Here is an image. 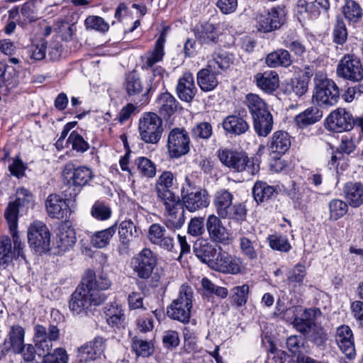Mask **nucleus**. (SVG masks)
I'll return each instance as SVG.
<instances>
[{
    "label": "nucleus",
    "instance_id": "4468645a",
    "mask_svg": "<svg viewBox=\"0 0 363 363\" xmlns=\"http://www.w3.org/2000/svg\"><path fill=\"white\" fill-rule=\"evenodd\" d=\"M162 202L165 208L166 227L173 231L180 229L185 222V211L179 197Z\"/></svg>",
    "mask_w": 363,
    "mask_h": 363
},
{
    "label": "nucleus",
    "instance_id": "423d86ee",
    "mask_svg": "<svg viewBox=\"0 0 363 363\" xmlns=\"http://www.w3.org/2000/svg\"><path fill=\"white\" fill-rule=\"evenodd\" d=\"M181 202L184 208L190 212H195L208 206V196L205 190L197 187L188 176L181 189Z\"/></svg>",
    "mask_w": 363,
    "mask_h": 363
},
{
    "label": "nucleus",
    "instance_id": "20e7f679",
    "mask_svg": "<svg viewBox=\"0 0 363 363\" xmlns=\"http://www.w3.org/2000/svg\"><path fill=\"white\" fill-rule=\"evenodd\" d=\"M194 290L187 285L182 284L177 298L174 299L167 308V314L171 319L183 323L189 321L193 306Z\"/></svg>",
    "mask_w": 363,
    "mask_h": 363
},
{
    "label": "nucleus",
    "instance_id": "5fc2aeb1",
    "mask_svg": "<svg viewBox=\"0 0 363 363\" xmlns=\"http://www.w3.org/2000/svg\"><path fill=\"white\" fill-rule=\"evenodd\" d=\"M330 219L337 220L344 216L347 211V203L338 199L331 200L328 203Z\"/></svg>",
    "mask_w": 363,
    "mask_h": 363
},
{
    "label": "nucleus",
    "instance_id": "6ab92c4d",
    "mask_svg": "<svg viewBox=\"0 0 363 363\" xmlns=\"http://www.w3.org/2000/svg\"><path fill=\"white\" fill-rule=\"evenodd\" d=\"M206 228L210 240L216 243H225L229 239V233L218 215H209L206 220Z\"/></svg>",
    "mask_w": 363,
    "mask_h": 363
},
{
    "label": "nucleus",
    "instance_id": "de8ad7c7",
    "mask_svg": "<svg viewBox=\"0 0 363 363\" xmlns=\"http://www.w3.org/2000/svg\"><path fill=\"white\" fill-rule=\"evenodd\" d=\"M131 347L137 356L147 357L154 352V345L152 341L143 340L139 336L132 338Z\"/></svg>",
    "mask_w": 363,
    "mask_h": 363
},
{
    "label": "nucleus",
    "instance_id": "4be33fe9",
    "mask_svg": "<svg viewBox=\"0 0 363 363\" xmlns=\"http://www.w3.org/2000/svg\"><path fill=\"white\" fill-rule=\"evenodd\" d=\"M148 238L152 244L167 251H172L174 247L173 236L167 231L165 227L160 224L154 223L150 225Z\"/></svg>",
    "mask_w": 363,
    "mask_h": 363
},
{
    "label": "nucleus",
    "instance_id": "052dcab7",
    "mask_svg": "<svg viewBox=\"0 0 363 363\" xmlns=\"http://www.w3.org/2000/svg\"><path fill=\"white\" fill-rule=\"evenodd\" d=\"M11 259V240L6 237L0 240V268H6Z\"/></svg>",
    "mask_w": 363,
    "mask_h": 363
},
{
    "label": "nucleus",
    "instance_id": "774afa93",
    "mask_svg": "<svg viewBox=\"0 0 363 363\" xmlns=\"http://www.w3.org/2000/svg\"><path fill=\"white\" fill-rule=\"evenodd\" d=\"M213 134L211 125L208 122L197 123L191 130V135L195 138L208 139Z\"/></svg>",
    "mask_w": 363,
    "mask_h": 363
},
{
    "label": "nucleus",
    "instance_id": "37998d69",
    "mask_svg": "<svg viewBox=\"0 0 363 363\" xmlns=\"http://www.w3.org/2000/svg\"><path fill=\"white\" fill-rule=\"evenodd\" d=\"M16 71L11 66L0 64V89H4L7 94L11 89L17 86Z\"/></svg>",
    "mask_w": 363,
    "mask_h": 363
},
{
    "label": "nucleus",
    "instance_id": "cd10ccee",
    "mask_svg": "<svg viewBox=\"0 0 363 363\" xmlns=\"http://www.w3.org/2000/svg\"><path fill=\"white\" fill-rule=\"evenodd\" d=\"M196 91L193 74L190 72L184 73L179 78L177 85V93L179 98L182 101L190 102L193 100Z\"/></svg>",
    "mask_w": 363,
    "mask_h": 363
},
{
    "label": "nucleus",
    "instance_id": "72a5a7b5",
    "mask_svg": "<svg viewBox=\"0 0 363 363\" xmlns=\"http://www.w3.org/2000/svg\"><path fill=\"white\" fill-rule=\"evenodd\" d=\"M118 235L122 245L119 247L120 253H128L130 241L138 236L136 225L130 220L122 221L118 228Z\"/></svg>",
    "mask_w": 363,
    "mask_h": 363
},
{
    "label": "nucleus",
    "instance_id": "6e6d98bb",
    "mask_svg": "<svg viewBox=\"0 0 363 363\" xmlns=\"http://www.w3.org/2000/svg\"><path fill=\"white\" fill-rule=\"evenodd\" d=\"M124 88L128 96H135L143 91V85L141 79L135 74L131 73L126 77Z\"/></svg>",
    "mask_w": 363,
    "mask_h": 363
},
{
    "label": "nucleus",
    "instance_id": "ea45409f",
    "mask_svg": "<svg viewBox=\"0 0 363 363\" xmlns=\"http://www.w3.org/2000/svg\"><path fill=\"white\" fill-rule=\"evenodd\" d=\"M289 52L285 49H278L269 53L265 57V63L269 67H288L292 64Z\"/></svg>",
    "mask_w": 363,
    "mask_h": 363
},
{
    "label": "nucleus",
    "instance_id": "4d7b16f0",
    "mask_svg": "<svg viewBox=\"0 0 363 363\" xmlns=\"http://www.w3.org/2000/svg\"><path fill=\"white\" fill-rule=\"evenodd\" d=\"M84 26L86 30H94L104 33L109 29V25L105 20L98 16H89L84 21Z\"/></svg>",
    "mask_w": 363,
    "mask_h": 363
},
{
    "label": "nucleus",
    "instance_id": "dca6fc26",
    "mask_svg": "<svg viewBox=\"0 0 363 363\" xmlns=\"http://www.w3.org/2000/svg\"><path fill=\"white\" fill-rule=\"evenodd\" d=\"M352 114L345 108H338L327 118L328 129L336 133L349 131L354 127Z\"/></svg>",
    "mask_w": 363,
    "mask_h": 363
},
{
    "label": "nucleus",
    "instance_id": "0e129e2a",
    "mask_svg": "<svg viewBox=\"0 0 363 363\" xmlns=\"http://www.w3.org/2000/svg\"><path fill=\"white\" fill-rule=\"evenodd\" d=\"M333 41L339 45L344 44L347 39V30L342 18L337 16L333 28Z\"/></svg>",
    "mask_w": 363,
    "mask_h": 363
},
{
    "label": "nucleus",
    "instance_id": "412c9836",
    "mask_svg": "<svg viewBox=\"0 0 363 363\" xmlns=\"http://www.w3.org/2000/svg\"><path fill=\"white\" fill-rule=\"evenodd\" d=\"M284 11L280 8H273L267 13L257 18V28L264 33L271 32L279 28L284 23Z\"/></svg>",
    "mask_w": 363,
    "mask_h": 363
},
{
    "label": "nucleus",
    "instance_id": "79ce46f5",
    "mask_svg": "<svg viewBox=\"0 0 363 363\" xmlns=\"http://www.w3.org/2000/svg\"><path fill=\"white\" fill-rule=\"evenodd\" d=\"M323 117V112L316 106H311L298 114L295 118L296 124L301 128H304L319 121Z\"/></svg>",
    "mask_w": 363,
    "mask_h": 363
},
{
    "label": "nucleus",
    "instance_id": "09e8293b",
    "mask_svg": "<svg viewBox=\"0 0 363 363\" xmlns=\"http://www.w3.org/2000/svg\"><path fill=\"white\" fill-rule=\"evenodd\" d=\"M134 163L142 177L149 179L155 177L157 172L156 165L149 158L139 157L135 160Z\"/></svg>",
    "mask_w": 363,
    "mask_h": 363
},
{
    "label": "nucleus",
    "instance_id": "2eb2a0df",
    "mask_svg": "<svg viewBox=\"0 0 363 363\" xmlns=\"http://www.w3.org/2000/svg\"><path fill=\"white\" fill-rule=\"evenodd\" d=\"M106 339L96 336L93 340L82 345L77 350V357L81 362L94 361L104 354L106 348Z\"/></svg>",
    "mask_w": 363,
    "mask_h": 363
},
{
    "label": "nucleus",
    "instance_id": "c756f323",
    "mask_svg": "<svg viewBox=\"0 0 363 363\" xmlns=\"http://www.w3.org/2000/svg\"><path fill=\"white\" fill-rule=\"evenodd\" d=\"M291 145V140L289 133L278 130L273 133L269 143V148L272 153L276 155L275 157L279 158L289 150Z\"/></svg>",
    "mask_w": 363,
    "mask_h": 363
},
{
    "label": "nucleus",
    "instance_id": "c85d7f7f",
    "mask_svg": "<svg viewBox=\"0 0 363 363\" xmlns=\"http://www.w3.org/2000/svg\"><path fill=\"white\" fill-rule=\"evenodd\" d=\"M220 72L213 69V65H208L197 73V83L200 89L204 91L213 90L218 84V76Z\"/></svg>",
    "mask_w": 363,
    "mask_h": 363
},
{
    "label": "nucleus",
    "instance_id": "4c0bfd02",
    "mask_svg": "<svg viewBox=\"0 0 363 363\" xmlns=\"http://www.w3.org/2000/svg\"><path fill=\"white\" fill-rule=\"evenodd\" d=\"M322 313L318 308H309L303 311L301 317L294 321V328L298 333H306L310 326L315 325V320L320 317Z\"/></svg>",
    "mask_w": 363,
    "mask_h": 363
},
{
    "label": "nucleus",
    "instance_id": "680f3d73",
    "mask_svg": "<svg viewBox=\"0 0 363 363\" xmlns=\"http://www.w3.org/2000/svg\"><path fill=\"white\" fill-rule=\"evenodd\" d=\"M250 287L247 284L237 286L232 289V301L237 306L240 307L245 305L248 299Z\"/></svg>",
    "mask_w": 363,
    "mask_h": 363
},
{
    "label": "nucleus",
    "instance_id": "b1692460",
    "mask_svg": "<svg viewBox=\"0 0 363 363\" xmlns=\"http://www.w3.org/2000/svg\"><path fill=\"white\" fill-rule=\"evenodd\" d=\"M335 342L340 350L349 359L355 357V348L352 330L347 325H341L337 328Z\"/></svg>",
    "mask_w": 363,
    "mask_h": 363
},
{
    "label": "nucleus",
    "instance_id": "39448f33",
    "mask_svg": "<svg viewBox=\"0 0 363 363\" xmlns=\"http://www.w3.org/2000/svg\"><path fill=\"white\" fill-rule=\"evenodd\" d=\"M104 302V296L91 294L84 286H79L71 296L69 308L74 315L83 316L91 313L93 306H99Z\"/></svg>",
    "mask_w": 363,
    "mask_h": 363
},
{
    "label": "nucleus",
    "instance_id": "69168bd1",
    "mask_svg": "<svg viewBox=\"0 0 363 363\" xmlns=\"http://www.w3.org/2000/svg\"><path fill=\"white\" fill-rule=\"evenodd\" d=\"M269 246L274 250L287 252L291 247L288 239L282 235H271L268 237Z\"/></svg>",
    "mask_w": 363,
    "mask_h": 363
},
{
    "label": "nucleus",
    "instance_id": "603ef678",
    "mask_svg": "<svg viewBox=\"0 0 363 363\" xmlns=\"http://www.w3.org/2000/svg\"><path fill=\"white\" fill-rule=\"evenodd\" d=\"M342 13L345 18L350 22L356 23L359 21L362 16V11L358 3L353 0L346 1L342 7Z\"/></svg>",
    "mask_w": 363,
    "mask_h": 363
},
{
    "label": "nucleus",
    "instance_id": "7ed1b4c3",
    "mask_svg": "<svg viewBox=\"0 0 363 363\" xmlns=\"http://www.w3.org/2000/svg\"><path fill=\"white\" fill-rule=\"evenodd\" d=\"M233 195L226 189H220L214 195L213 204L217 214L223 219L242 222L246 219L247 208L242 203L233 204Z\"/></svg>",
    "mask_w": 363,
    "mask_h": 363
},
{
    "label": "nucleus",
    "instance_id": "c03bdc74",
    "mask_svg": "<svg viewBox=\"0 0 363 363\" xmlns=\"http://www.w3.org/2000/svg\"><path fill=\"white\" fill-rule=\"evenodd\" d=\"M195 35L201 44L215 43L218 36L214 25L208 22L197 26Z\"/></svg>",
    "mask_w": 363,
    "mask_h": 363
},
{
    "label": "nucleus",
    "instance_id": "a19ab883",
    "mask_svg": "<svg viewBox=\"0 0 363 363\" xmlns=\"http://www.w3.org/2000/svg\"><path fill=\"white\" fill-rule=\"evenodd\" d=\"M299 13H309L317 16L321 10L327 11L330 7L328 0H298L297 3Z\"/></svg>",
    "mask_w": 363,
    "mask_h": 363
},
{
    "label": "nucleus",
    "instance_id": "a18cd8bd",
    "mask_svg": "<svg viewBox=\"0 0 363 363\" xmlns=\"http://www.w3.org/2000/svg\"><path fill=\"white\" fill-rule=\"evenodd\" d=\"M159 111L164 116H170L174 114L178 107L176 99L169 93L162 94L157 101Z\"/></svg>",
    "mask_w": 363,
    "mask_h": 363
},
{
    "label": "nucleus",
    "instance_id": "bb28decb",
    "mask_svg": "<svg viewBox=\"0 0 363 363\" xmlns=\"http://www.w3.org/2000/svg\"><path fill=\"white\" fill-rule=\"evenodd\" d=\"M48 215L53 218L63 219L67 217L69 207L65 199L57 194H50L46 201Z\"/></svg>",
    "mask_w": 363,
    "mask_h": 363
},
{
    "label": "nucleus",
    "instance_id": "f704fd0d",
    "mask_svg": "<svg viewBox=\"0 0 363 363\" xmlns=\"http://www.w3.org/2000/svg\"><path fill=\"white\" fill-rule=\"evenodd\" d=\"M278 194V186H271L265 182L257 181L252 188V195L257 203H263L273 199L277 197Z\"/></svg>",
    "mask_w": 363,
    "mask_h": 363
},
{
    "label": "nucleus",
    "instance_id": "58836bf2",
    "mask_svg": "<svg viewBox=\"0 0 363 363\" xmlns=\"http://www.w3.org/2000/svg\"><path fill=\"white\" fill-rule=\"evenodd\" d=\"M25 330L19 325H13L10 328L7 335V339L5 340L4 345H9L6 348V352L9 351L18 352L20 347L24 344Z\"/></svg>",
    "mask_w": 363,
    "mask_h": 363
},
{
    "label": "nucleus",
    "instance_id": "8fccbe9b",
    "mask_svg": "<svg viewBox=\"0 0 363 363\" xmlns=\"http://www.w3.org/2000/svg\"><path fill=\"white\" fill-rule=\"evenodd\" d=\"M300 333L318 346L323 345L328 339L325 330L318 324L311 325L310 329H308L307 332Z\"/></svg>",
    "mask_w": 363,
    "mask_h": 363
},
{
    "label": "nucleus",
    "instance_id": "0eeeda50",
    "mask_svg": "<svg viewBox=\"0 0 363 363\" xmlns=\"http://www.w3.org/2000/svg\"><path fill=\"white\" fill-rule=\"evenodd\" d=\"M162 123V120L156 113H144L138 124L140 139L145 143L157 144L163 133Z\"/></svg>",
    "mask_w": 363,
    "mask_h": 363
},
{
    "label": "nucleus",
    "instance_id": "a211bd4d",
    "mask_svg": "<svg viewBox=\"0 0 363 363\" xmlns=\"http://www.w3.org/2000/svg\"><path fill=\"white\" fill-rule=\"evenodd\" d=\"M241 264L240 258L220 251L215 260L211 262V268L225 274H238L241 272Z\"/></svg>",
    "mask_w": 363,
    "mask_h": 363
},
{
    "label": "nucleus",
    "instance_id": "7c9ffc66",
    "mask_svg": "<svg viewBox=\"0 0 363 363\" xmlns=\"http://www.w3.org/2000/svg\"><path fill=\"white\" fill-rule=\"evenodd\" d=\"M193 251L196 256L203 263L207 264L210 267L211 262L215 260L214 257L217 250L216 247L208 240L198 239L194 244Z\"/></svg>",
    "mask_w": 363,
    "mask_h": 363
},
{
    "label": "nucleus",
    "instance_id": "864d4df0",
    "mask_svg": "<svg viewBox=\"0 0 363 363\" xmlns=\"http://www.w3.org/2000/svg\"><path fill=\"white\" fill-rule=\"evenodd\" d=\"M201 286L203 289V294L206 296L216 295L221 298H225L228 296V291L226 288L215 285L208 278L202 279Z\"/></svg>",
    "mask_w": 363,
    "mask_h": 363
},
{
    "label": "nucleus",
    "instance_id": "3c124183",
    "mask_svg": "<svg viewBox=\"0 0 363 363\" xmlns=\"http://www.w3.org/2000/svg\"><path fill=\"white\" fill-rule=\"evenodd\" d=\"M116 227L113 225L105 230L98 231L94 233L91 237L92 245L98 248H103L106 247L110 242V240L116 233Z\"/></svg>",
    "mask_w": 363,
    "mask_h": 363
},
{
    "label": "nucleus",
    "instance_id": "9b49d317",
    "mask_svg": "<svg viewBox=\"0 0 363 363\" xmlns=\"http://www.w3.org/2000/svg\"><path fill=\"white\" fill-rule=\"evenodd\" d=\"M313 97L320 105L334 106L340 99V89L335 82L326 77L315 78Z\"/></svg>",
    "mask_w": 363,
    "mask_h": 363
},
{
    "label": "nucleus",
    "instance_id": "ddd939ff",
    "mask_svg": "<svg viewBox=\"0 0 363 363\" xmlns=\"http://www.w3.org/2000/svg\"><path fill=\"white\" fill-rule=\"evenodd\" d=\"M338 77L353 82L363 79V65L354 54L345 55L337 66Z\"/></svg>",
    "mask_w": 363,
    "mask_h": 363
},
{
    "label": "nucleus",
    "instance_id": "393cba45",
    "mask_svg": "<svg viewBox=\"0 0 363 363\" xmlns=\"http://www.w3.org/2000/svg\"><path fill=\"white\" fill-rule=\"evenodd\" d=\"M287 195L296 208L302 209L314 199L315 192L304 184L298 186L293 182L291 188L287 191Z\"/></svg>",
    "mask_w": 363,
    "mask_h": 363
},
{
    "label": "nucleus",
    "instance_id": "5701e85b",
    "mask_svg": "<svg viewBox=\"0 0 363 363\" xmlns=\"http://www.w3.org/2000/svg\"><path fill=\"white\" fill-rule=\"evenodd\" d=\"M222 127L226 135L238 136L245 134L249 130L250 125L240 111L238 114L225 117L222 121Z\"/></svg>",
    "mask_w": 363,
    "mask_h": 363
},
{
    "label": "nucleus",
    "instance_id": "6e6552de",
    "mask_svg": "<svg viewBox=\"0 0 363 363\" xmlns=\"http://www.w3.org/2000/svg\"><path fill=\"white\" fill-rule=\"evenodd\" d=\"M33 342L38 348V355H45L52 351V342L60 338V330L56 325L38 324L33 328Z\"/></svg>",
    "mask_w": 363,
    "mask_h": 363
},
{
    "label": "nucleus",
    "instance_id": "2f4dec72",
    "mask_svg": "<svg viewBox=\"0 0 363 363\" xmlns=\"http://www.w3.org/2000/svg\"><path fill=\"white\" fill-rule=\"evenodd\" d=\"M254 78L257 86L267 94H272L279 86V75L275 71L259 72Z\"/></svg>",
    "mask_w": 363,
    "mask_h": 363
},
{
    "label": "nucleus",
    "instance_id": "a878e982",
    "mask_svg": "<svg viewBox=\"0 0 363 363\" xmlns=\"http://www.w3.org/2000/svg\"><path fill=\"white\" fill-rule=\"evenodd\" d=\"M166 41V33L162 32L160 37L156 40L155 48L152 50L146 52L142 57V68L143 69H149L161 61H162L164 55V43Z\"/></svg>",
    "mask_w": 363,
    "mask_h": 363
},
{
    "label": "nucleus",
    "instance_id": "1a4fd4ad",
    "mask_svg": "<svg viewBox=\"0 0 363 363\" xmlns=\"http://www.w3.org/2000/svg\"><path fill=\"white\" fill-rule=\"evenodd\" d=\"M28 240L30 247L36 253L42 254L49 251L50 233L46 225L39 220L30 224L28 229Z\"/></svg>",
    "mask_w": 363,
    "mask_h": 363
},
{
    "label": "nucleus",
    "instance_id": "f257e3e1",
    "mask_svg": "<svg viewBox=\"0 0 363 363\" xmlns=\"http://www.w3.org/2000/svg\"><path fill=\"white\" fill-rule=\"evenodd\" d=\"M250 113L256 133L261 137L267 136L272 130L273 117L266 102L256 94L250 93L244 100Z\"/></svg>",
    "mask_w": 363,
    "mask_h": 363
},
{
    "label": "nucleus",
    "instance_id": "c9c22d12",
    "mask_svg": "<svg viewBox=\"0 0 363 363\" xmlns=\"http://www.w3.org/2000/svg\"><path fill=\"white\" fill-rule=\"evenodd\" d=\"M75 232L69 223H62L58 228L56 245L61 251H66L76 242Z\"/></svg>",
    "mask_w": 363,
    "mask_h": 363
},
{
    "label": "nucleus",
    "instance_id": "aec40b11",
    "mask_svg": "<svg viewBox=\"0 0 363 363\" xmlns=\"http://www.w3.org/2000/svg\"><path fill=\"white\" fill-rule=\"evenodd\" d=\"M175 182L176 177L171 171H164L159 176L155 183V191L160 201H170L179 197L171 190Z\"/></svg>",
    "mask_w": 363,
    "mask_h": 363
},
{
    "label": "nucleus",
    "instance_id": "13d9d810",
    "mask_svg": "<svg viewBox=\"0 0 363 363\" xmlns=\"http://www.w3.org/2000/svg\"><path fill=\"white\" fill-rule=\"evenodd\" d=\"M256 247H257L256 239L252 240L245 236H242L240 238V250L250 259H255L257 257Z\"/></svg>",
    "mask_w": 363,
    "mask_h": 363
},
{
    "label": "nucleus",
    "instance_id": "473e14b6",
    "mask_svg": "<svg viewBox=\"0 0 363 363\" xmlns=\"http://www.w3.org/2000/svg\"><path fill=\"white\" fill-rule=\"evenodd\" d=\"M104 314L107 324L116 329L124 328L125 326V315L121 306L111 303L104 308Z\"/></svg>",
    "mask_w": 363,
    "mask_h": 363
},
{
    "label": "nucleus",
    "instance_id": "9d476101",
    "mask_svg": "<svg viewBox=\"0 0 363 363\" xmlns=\"http://www.w3.org/2000/svg\"><path fill=\"white\" fill-rule=\"evenodd\" d=\"M157 264V255L149 248L143 249L130 260V267L133 271L142 279H147L151 277Z\"/></svg>",
    "mask_w": 363,
    "mask_h": 363
},
{
    "label": "nucleus",
    "instance_id": "f8f14e48",
    "mask_svg": "<svg viewBox=\"0 0 363 363\" xmlns=\"http://www.w3.org/2000/svg\"><path fill=\"white\" fill-rule=\"evenodd\" d=\"M167 151L171 158H179L190 151V138L184 128H174L168 134Z\"/></svg>",
    "mask_w": 363,
    "mask_h": 363
},
{
    "label": "nucleus",
    "instance_id": "bf43d9fd",
    "mask_svg": "<svg viewBox=\"0 0 363 363\" xmlns=\"http://www.w3.org/2000/svg\"><path fill=\"white\" fill-rule=\"evenodd\" d=\"M38 356L43 357L42 363H68L69 362V355L62 347L56 348L52 353L50 352L45 355Z\"/></svg>",
    "mask_w": 363,
    "mask_h": 363
},
{
    "label": "nucleus",
    "instance_id": "e2e57ef3",
    "mask_svg": "<svg viewBox=\"0 0 363 363\" xmlns=\"http://www.w3.org/2000/svg\"><path fill=\"white\" fill-rule=\"evenodd\" d=\"M233 55L226 52L218 53L212 60L208 62L209 65H213V69L216 67L221 70L228 69L233 63Z\"/></svg>",
    "mask_w": 363,
    "mask_h": 363
},
{
    "label": "nucleus",
    "instance_id": "49530a36",
    "mask_svg": "<svg viewBox=\"0 0 363 363\" xmlns=\"http://www.w3.org/2000/svg\"><path fill=\"white\" fill-rule=\"evenodd\" d=\"M93 177L94 174L90 168L81 166L74 169L70 181L74 186L82 187L88 184Z\"/></svg>",
    "mask_w": 363,
    "mask_h": 363
},
{
    "label": "nucleus",
    "instance_id": "f3484780",
    "mask_svg": "<svg viewBox=\"0 0 363 363\" xmlns=\"http://www.w3.org/2000/svg\"><path fill=\"white\" fill-rule=\"evenodd\" d=\"M91 294H96L104 297V301L107 296L101 291L107 290L111 285V281L107 274L99 273L96 274L94 271L88 269L83 278V286Z\"/></svg>",
    "mask_w": 363,
    "mask_h": 363
},
{
    "label": "nucleus",
    "instance_id": "e433bc0d",
    "mask_svg": "<svg viewBox=\"0 0 363 363\" xmlns=\"http://www.w3.org/2000/svg\"><path fill=\"white\" fill-rule=\"evenodd\" d=\"M345 199L353 208H357L363 203V185L360 182H349L343 186Z\"/></svg>",
    "mask_w": 363,
    "mask_h": 363
},
{
    "label": "nucleus",
    "instance_id": "f03ea898",
    "mask_svg": "<svg viewBox=\"0 0 363 363\" xmlns=\"http://www.w3.org/2000/svg\"><path fill=\"white\" fill-rule=\"evenodd\" d=\"M217 154L220 162L234 172H245L250 176L259 171V164L243 151L225 148L218 150Z\"/></svg>",
    "mask_w": 363,
    "mask_h": 363
},
{
    "label": "nucleus",
    "instance_id": "338daca9",
    "mask_svg": "<svg viewBox=\"0 0 363 363\" xmlns=\"http://www.w3.org/2000/svg\"><path fill=\"white\" fill-rule=\"evenodd\" d=\"M67 142L72 145V148L77 152H84L89 148V143L77 131L71 133Z\"/></svg>",
    "mask_w": 363,
    "mask_h": 363
}]
</instances>
